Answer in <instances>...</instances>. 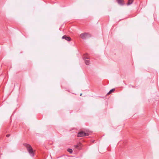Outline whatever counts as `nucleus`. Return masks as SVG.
<instances>
[{"label":"nucleus","instance_id":"f257e3e1","mask_svg":"<svg viewBox=\"0 0 159 159\" xmlns=\"http://www.w3.org/2000/svg\"><path fill=\"white\" fill-rule=\"evenodd\" d=\"M24 145L26 148L30 155L31 156H34V152L30 145L27 143H25Z\"/></svg>","mask_w":159,"mask_h":159},{"label":"nucleus","instance_id":"f03ea898","mask_svg":"<svg viewBox=\"0 0 159 159\" xmlns=\"http://www.w3.org/2000/svg\"><path fill=\"white\" fill-rule=\"evenodd\" d=\"M90 36V34L87 33H82L80 35V37L83 39H86Z\"/></svg>","mask_w":159,"mask_h":159},{"label":"nucleus","instance_id":"7ed1b4c3","mask_svg":"<svg viewBox=\"0 0 159 159\" xmlns=\"http://www.w3.org/2000/svg\"><path fill=\"white\" fill-rule=\"evenodd\" d=\"M83 58L85 60V63L86 65H89V64L90 61L89 60H88L89 57H88V55L87 54H85L84 55Z\"/></svg>","mask_w":159,"mask_h":159},{"label":"nucleus","instance_id":"20e7f679","mask_svg":"<svg viewBox=\"0 0 159 159\" xmlns=\"http://www.w3.org/2000/svg\"><path fill=\"white\" fill-rule=\"evenodd\" d=\"M89 135L88 133H85L83 131H81L79 132L77 135L78 137H81L83 136H86Z\"/></svg>","mask_w":159,"mask_h":159},{"label":"nucleus","instance_id":"39448f33","mask_svg":"<svg viewBox=\"0 0 159 159\" xmlns=\"http://www.w3.org/2000/svg\"><path fill=\"white\" fill-rule=\"evenodd\" d=\"M62 39H65L68 41H70L71 40V38L69 37L66 36V35H64L62 36Z\"/></svg>","mask_w":159,"mask_h":159},{"label":"nucleus","instance_id":"423d86ee","mask_svg":"<svg viewBox=\"0 0 159 159\" xmlns=\"http://www.w3.org/2000/svg\"><path fill=\"white\" fill-rule=\"evenodd\" d=\"M117 1L118 4L120 5H123L124 3L123 2V0H117Z\"/></svg>","mask_w":159,"mask_h":159},{"label":"nucleus","instance_id":"0eeeda50","mask_svg":"<svg viewBox=\"0 0 159 159\" xmlns=\"http://www.w3.org/2000/svg\"><path fill=\"white\" fill-rule=\"evenodd\" d=\"M133 0H129L127 5H130L133 3Z\"/></svg>","mask_w":159,"mask_h":159},{"label":"nucleus","instance_id":"6e6552de","mask_svg":"<svg viewBox=\"0 0 159 159\" xmlns=\"http://www.w3.org/2000/svg\"><path fill=\"white\" fill-rule=\"evenodd\" d=\"M80 144H77V145H75V148L77 149H80Z\"/></svg>","mask_w":159,"mask_h":159},{"label":"nucleus","instance_id":"1a4fd4ad","mask_svg":"<svg viewBox=\"0 0 159 159\" xmlns=\"http://www.w3.org/2000/svg\"><path fill=\"white\" fill-rule=\"evenodd\" d=\"M115 89H111L110 91L107 93V94H108L110 93H111L113 92L114 90H115Z\"/></svg>","mask_w":159,"mask_h":159},{"label":"nucleus","instance_id":"9d476101","mask_svg":"<svg viewBox=\"0 0 159 159\" xmlns=\"http://www.w3.org/2000/svg\"><path fill=\"white\" fill-rule=\"evenodd\" d=\"M67 151L70 153H71L72 152V150L71 149L68 148L67 149Z\"/></svg>","mask_w":159,"mask_h":159},{"label":"nucleus","instance_id":"9b49d317","mask_svg":"<svg viewBox=\"0 0 159 159\" xmlns=\"http://www.w3.org/2000/svg\"><path fill=\"white\" fill-rule=\"evenodd\" d=\"M10 136V134H7L6 135V136L7 137H8Z\"/></svg>","mask_w":159,"mask_h":159},{"label":"nucleus","instance_id":"f8f14e48","mask_svg":"<svg viewBox=\"0 0 159 159\" xmlns=\"http://www.w3.org/2000/svg\"><path fill=\"white\" fill-rule=\"evenodd\" d=\"M82 94V93H81L80 96H81Z\"/></svg>","mask_w":159,"mask_h":159}]
</instances>
